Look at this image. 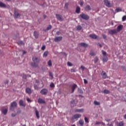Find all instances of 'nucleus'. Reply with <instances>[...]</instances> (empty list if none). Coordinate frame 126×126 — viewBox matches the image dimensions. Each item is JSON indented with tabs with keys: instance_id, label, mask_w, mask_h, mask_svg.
<instances>
[{
	"instance_id": "1",
	"label": "nucleus",
	"mask_w": 126,
	"mask_h": 126,
	"mask_svg": "<svg viewBox=\"0 0 126 126\" xmlns=\"http://www.w3.org/2000/svg\"><path fill=\"white\" fill-rule=\"evenodd\" d=\"M80 17L82 18V19H84V20H88L89 19L90 17L88 15L85 14L84 13H82L80 15Z\"/></svg>"
},
{
	"instance_id": "2",
	"label": "nucleus",
	"mask_w": 126,
	"mask_h": 126,
	"mask_svg": "<svg viewBox=\"0 0 126 126\" xmlns=\"http://www.w3.org/2000/svg\"><path fill=\"white\" fill-rule=\"evenodd\" d=\"M17 106V103L16 101H13L12 103H11L10 110L11 111H13L14 110V107Z\"/></svg>"
},
{
	"instance_id": "3",
	"label": "nucleus",
	"mask_w": 126,
	"mask_h": 126,
	"mask_svg": "<svg viewBox=\"0 0 126 126\" xmlns=\"http://www.w3.org/2000/svg\"><path fill=\"white\" fill-rule=\"evenodd\" d=\"M103 1L106 6H107V7H112V4H111V2L109 0H104Z\"/></svg>"
},
{
	"instance_id": "4",
	"label": "nucleus",
	"mask_w": 126,
	"mask_h": 126,
	"mask_svg": "<svg viewBox=\"0 0 126 126\" xmlns=\"http://www.w3.org/2000/svg\"><path fill=\"white\" fill-rule=\"evenodd\" d=\"M56 18L59 21H63V16L60 15V14H56Z\"/></svg>"
},
{
	"instance_id": "5",
	"label": "nucleus",
	"mask_w": 126,
	"mask_h": 126,
	"mask_svg": "<svg viewBox=\"0 0 126 126\" xmlns=\"http://www.w3.org/2000/svg\"><path fill=\"white\" fill-rule=\"evenodd\" d=\"M63 40V36H57L55 38L54 41L55 42H61Z\"/></svg>"
},
{
	"instance_id": "6",
	"label": "nucleus",
	"mask_w": 126,
	"mask_h": 126,
	"mask_svg": "<svg viewBox=\"0 0 126 126\" xmlns=\"http://www.w3.org/2000/svg\"><path fill=\"white\" fill-rule=\"evenodd\" d=\"M40 93L42 95H47L48 94V90L47 89H43L41 90Z\"/></svg>"
},
{
	"instance_id": "7",
	"label": "nucleus",
	"mask_w": 126,
	"mask_h": 126,
	"mask_svg": "<svg viewBox=\"0 0 126 126\" xmlns=\"http://www.w3.org/2000/svg\"><path fill=\"white\" fill-rule=\"evenodd\" d=\"M32 61L33 63H40V59L37 57H33Z\"/></svg>"
},
{
	"instance_id": "8",
	"label": "nucleus",
	"mask_w": 126,
	"mask_h": 126,
	"mask_svg": "<svg viewBox=\"0 0 126 126\" xmlns=\"http://www.w3.org/2000/svg\"><path fill=\"white\" fill-rule=\"evenodd\" d=\"M76 88H77V85L75 84H73L71 87V89H72L71 93H73L74 92V90H75Z\"/></svg>"
},
{
	"instance_id": "9",
	"label": "nucleus",
	"mask_w": 126,
	"mask_h": 126,
	"mask_svg": "<svg viewBox=\"0 0 126 126\" xmlns=\"http://www.w3.org/2000/svg\"><path fill=\"white\" fill-rule=\"evenodd\" d=\"M79 118H81V114H75L73 117H72V119H79Z\"/></svg>"
},
{
	"instance_id": "10",
	"label": "nucleus",
	"mask_w": 126,
	"mask_h": 126,
	"mask_svg": "<svg viewBox=\"0 0 126 126\" xmlns=\"http://www.w3.org/2000/svg\"><path fill=\"white\" fill-rule=\"evenodd\" d=\"M123 27H124V26H123L122 25L118 26L117 28L116 31H117L118 32H120V31H121V30H123Z\"/></svg>"
},
{
	"instance_id": "11",
	"label": "nucleus",
	"mask_w": 126,
	"mask_h": 126,
	"mask_svg": "<svg viewBox=\"0 0 126 126\" xmlns=\"http://www.w3.org/2000/svg\"><path fill=\"white\" fill-rule=\"evenodd\" d=\"M118 32L116 30H111L109 31V34L111 35H114V34H116Z\"/></svg>"
},
{
	"instance_id": "12",
	"label": "nucleus",
	"mask_w": 126,
	"mask_h": 126,
	"mask_svg": "<svg viewBox=\"0 0 126 126\" xmlns=\"http://www.w3.org/2000/svg\"><path fill=\"white\" fill-rule=\"evenodd\" d=\"M26 92L28 94H31V93H32V91L31 90V89H30L29 88H27L26 89Z\"/></svg>"
},
{
	"instance_id": "13",
	"label": "nucleus",
	"mask_w": 126,
	"mask_h": 126,
	"mask_svg": "<svg viewBox=\"0 0 126 126\" xmlns=\"http://www.w3.org/2000/svg\"><path fill=\"white\" fill-rule=\"evenodd\" d=\"M38 103H39V104H45L46 101H45L44 99L42 98H39L38 100Z\"/></svg>"
},
{
	"instance_id": "14",
	"label": "nucleus",
	"mask_w": 126,
	"mask_h": 126,
	"mask_svg": "<svg viewBox=\"0 0 126 126\" xmlns=\"http://www.w3.org/2000/svg\"><path fill=\"white\" fill-rule=\"evenodd\" d=\"M101 74L102 77V78H104V79L107 78V74L105 72L102 71Z\"/></svg>"
},
{
	"instance_id": "15",
	"label": "nucleus",
	"mask_w": 126,
	"mask_h": 126,
	"mask_svg": "<svg viewBox=\"0 0 126 126\" xmlns=\"http://www.w3.org/2000/svg\"><path fill=\"white\" fill-rule=\"evenodd\" d=\"M20 106H22V107H26V104L23 102V100H20L19 101Z\"/></svg>"
},
{
	"instance_id": "16",
	"label": "nucleus",
	"mask_w": 126,
	"mask_h": 126,
	"mask_svg": "<svg viewBox=\"0 0 126 126\" xmlns=\"http://www.w3.org/2000/svg\"><path fill=\"white\" fill-rule=\"evenodd\" d=\"M80 45L81 46V47H84V48H87V47H88V44L84 42L80 43Z\"/></svg>"
},
{
	"instance_id": "17",
	"label": "nucleus",
	"mask_w": 126,
	"mask_h": 126,
	"mask_svg": "<svg viewBox=\"0 0 126 126\" xmlns=\"http://www.w3.org/2000/svg\"><path fill=\"white\" fill-rule=\"evenodd\" d=\"M1 111L2 114H3V115H6V114H7V112H8L7 109H2Z\"/></svg>"
},
{
	"instance_id": "18",
	"label": "nucleus",
	"mask_w": 126,
	"mask_h": 126,
	"mask_svg": "<svg viewBox=\"0 0 126 126\" xmlns=\"http://www.w3.org/2000/svg\"><path fill=\"white\" fill-rule=\"evenodd\" d=\"M32 66H33V67H38L39 65H38L37 63H36L35 62H33L31 63Z\"/></svg>"
},
{
	"instance_id": "19",
	"label": "nucleus",
	"mask_w": 126,
	"mask_h": 126,
	"mask_svg": "<svg viewBox=\"0 0 126 126\" xmlns=\"http://www.w3.org/2000/svg\"><path fill=\"white\" fill-rule=\"evenodd\" d=\"M89 36L92 39H96L98 37V36H97V35H96L95 34H90Z\"/></svg>"
},
{
	"instance_id": "20",
	"label": "nucleus",
	"mask_w": 126,
	"mask_h": 126,
	"mask_svg": "<svg viewBox=\"0 0 126 126\" xmlns=\"http://www.w3.org/2000/svg\"><path fill=\"white\" fill-rule=\"evenodd\" d=\"M84 110L83 109H74V111L76 112H78V113H83Z\"/></svg>"
},
{
	"instance_id": "21",
	"label": "nucleus",
	"mask_w": 126,
	"mask_h": 126,
	"mask_svg": "<svg viewBox=\"0 0 126 126\" xmlns=\"http://www.w3.org/2000/svg\"><path fill=\"white\" fill-rule=\"evenodd\" d=\"M102 61H103V63H106V62H108V57H107V56H105L103 57Z\"/></svg>"
},
{
	"instance_id": "22",
	"label": "nucleus",
	"mask_w": 126,
	"mask_h": 126,
	"mask_svg": "<svg viewBox=\"0 0 126 126\" xmlns=\"http://www.w3.org/2000/svg\"><path fill=\"white\" fill-rule=\"evenodd\" d=\"M52 29V25H49L47 27L46 30H43V31L46 32V31H48L49 30H51Z\"/></svg>"
},
{
	"instance_id": "23",
	"label": "nucleus",
	"mask_w": 126,
	"mask_h": 126,
	"mask_svg": "<svg viewBox=\"0 0 126 126\" xmlns=\"http://www.w3.org/2000/svg\"><path fill=\"white\" fill-rule=\"evenodd\" d=\"M14 14H15V16L16 18H18V17H19L20 16V14H19L17 12H15Z\"/></svg>"
},
{
	"instance_id": "24",
	"label": "nucleus",
	"mask_w": 126,
	"mask_h": 126,
	"mask_svg": "<svg viewBox=\"0 0 126 126\" xmlns=\"http://www.w3.org/2000/svg\"><path fill=\"white\" fill-rule=\"evenodd\" d=\"M76 13H80V7L79 6H77L76 9Z\"/></svg>"
},
{
	"instance_id": "25",
	"label": "nucleus",
	"mask_w": 126,
	"mask_h": 126,
	"mask_svg": "<svg viewBox=\"0 0 126 126\" xmlns=\"http://www.w3.org/2000/svg\"><path fill=\"white\" fill-rule=\"evenodd\" d=\"M6 5L2 2H0V7H5Z\"/></svg>"
},
{
	"instance_id": "26",
	"label": "nucleus",
	"mask_w": 126,
	"mask_h": 126,
	"mask_svg": "<svg viewBox=\"0 0 126 126\" xmlns=\"http://www.w3.org/2000/svg\"><path fill=\"white\" fill-rule=\"evenodd\" d=\"M79 124L80 126H83L84 125V121L82 120H80L79 121Z\"/></svg>"
},
{
	"instance_id": "27",
	"label": "nucleus",
	"mask_w": 126,
	"mask_h": 126,
	"mask_svg": "<svg viewBox=\"0 0 126 126\" xmlns=\"http://www.w3.org/2000/svg\"><path fill=\"white\" fill-rule=\"evenodd\" d=\"M35 115L37 119L40 118V116H39V111H38L37 110H35Z\"/></svg>"
},
{
	"instance_id": "28",
	"label": "nucleus",
	"mask_w": 126,
	"mask_h": 126,
	"mask_svg": "<svg viewBox=\"0 0 126 126\" xmlns=\"http://www.w3.org/2000/svg\"><path fill=\"white\" fill-rule=\"evenodd\" d=\"M85 10H91V7L89 5H87L85 7Z\"/></svg>"
},
{
	"instance_id": "29",
	"label": "nucleus",
	"mask_w": 126,
	"mask_h": 126,
	"mask_svg": "<svg viewBox=\"0 0 126 126\" xmlns=\"http://www.w3.org/2000/svg\"><path fill=\"white\" fill-rule=\"evenodd\" d=\"M75 105H76V103H75L74 102V100H72L71 101V107H74V106H75Z\"/></svg>"
},
{
	"instance_id": "30",
	"label": "nucleus",
	"mask_w": 126,
	"mask_h": 126,
	"mask_svg": "<svg viewBox=\"0 0 126 126\" xmlns=\"http://www.w3.org/2000/svg\"><path fill=\"white\" fill-rule=\"evenodd\" d=\"M103 93L104 94H109V93H110V91L108 90H104L103 91Z\"/></svg>"
},
{
	"instance_id": "31",
	"label": "nucleus",
	"mask_w": 126,
	"mask_h": 126,
	"mask_svg": "<svg viewBox=\"0 0 126 126\" xmlns=\"http://www.w3.org/2000/svg\"><path fill=\"white\" fill-rule=\"evenodd\" d=\"M98 61H99V58H98V57H95L94 59V63H97Z\"/></svg>"
},
{
	"instance_id": "32",
	"label": "nucleus",
	"mask_w": 126,
	"mask_h": 126,
	"mask_svg": "<svg viewBox=\"0 0 126 126\" xmlns=\"http://www.w3.org/2000/svg\"><path fill=\"white\" fill-rule=\"evenodd\" d=\"M48 64L49 66H52V60H49L48 62Z\"/></svg>"
},
{
	"instance_id": "33",
	"label": "nucleus",
	"mask_w": 126,
	"mask_h": 126,
	"mask_svg": "<svg viewBox=\"0 0 126 126\" xmlns=\"http://www.w3.org/2000/svg\"><path fill=\"white\" fill-rule=\"evenodd\" d=\"M94 105H95L96 106H99L100 105V102H97V101L95 100L94 101Z\"/></svg>"
},
{
	"instance_id": "34",
	"label": "nucleus",
	"mask_w": 126,
	"mask_h": 126,
	"mask_svg": "<svg viewBox=\"0 0 126 126\" xmlns=\"http://www.w3.org/2000/svg\"><path fill=\"white\" fill-rule=\"evenodd\" d=\"M82 29V27H81V26L78 25L77 27V30H81Z\"/></svg>"
},
{
	"instance_id": "35",
	"label": "nucleus",
	"mask_w": 126,
	"mask_h": 126,
	"mask_svg": "<svg viewBox=\"0 0 126 126\" xmlns=\"http://www.w3.org/2000/svg\"><path fill=\"white\" fill-rule=\"evenodd\" d=\"M90 56H95V55H96V54H95V53H94V52L91 51L90 53Z\"/></svg>"
},
{
	"instance_id": "36",
	"label": "nucleus",
	"mask_w": 126,
	"mask_h": 126,
	"mask_svg": "<svg viewBox=\"0 0 126 126\" xmlns=\"http://www.w3.org/2000/svg\"><path fill=\"white\" fill-rule=\"evenodd\" d=\"M119 126H124V122H120L119 124Z\"/></svg>"
},
{
	"instance_id": "37",
	"label": "nucleus",
	"mask_w": 126,
	"mask_h": 126,
	"mask_svg": "<svg viewBox=\"0 0 126 126\" xmlns=\"http://www.w3.org/2000/svg\"><path fill=\"white\" fill-rule=\"evenodd\" d=\"M33 35L35 36V38H37L38 37V34H37V32H33Z\"/></svg>"
},
{
	"instance_id": "38",
	"label": "nucleus",
	"mask_w": 126,
	"mask_h": 126,
	"mask_svg": "<svg viewBox=\"0 0 126 126\" xmlns=\"http://www.w3.org/2000/svg\"><path fill=\"white\" fill-rule=\"evenodd\" d=\"M117 12H120V11H122V8H116Z\"/></svg>"
},
{
	"instance_id": "39",
	"label": "nucleus",
	"mask_w": 126,
	"mask_h": 126,
	"mask_svg": "<svg viewBox=\"0 0 126 126\" xmlns=\"http://www.w3.org/2000/svg\"><path fill=\"white\" fill-rule=\"evenodd\" d=\"M48 55H49V52H48V51H45L44 53V57H47V56H48Z\"/></svg>"
},
{
	"instance_id": "40",
	"label": "nucleus",
	"mask_w": 126,
	"mask_h": 126,
	"mask_svg": "<svg viewBox=\"0 0 126 126\" xmlns=\"http://www.w3.org/2000/svg\"><path fill=\"white\" fill-rule=\"evenodd\" d=\"M85 123L88 124L89 123V121H88V118H87V117H85Z\"/></svg>"
},
{
	"instance_id": "41",
	"label": "nucleus",
	"mask_w": 126,
	"mask_h": 126,
	"mask_svg": "<svg viewBox=\"0 0 126 126\" xmlns=\"http://www.w3.org/2000/svg\"><path fill=\"white\" fill-rule=\"evenodd\" d=\"M102 54L103 55V56H107V52H106L104 50H102Z\"/></svg>"
},
{
	"instance_id": "42",
	"label": "nucleus",
	"mask_w": 126,
	"mask_h": 126,
	"mask_svg": "<svg viewBox=\"0 0 126 126\" xmlns=\"http://www.w3.org/2000/svg\"><path fill=\"white\" fill-rule=\"evenodd\" d=\"M34 88L36 90H38V89H39V87H38V86H37V85H34Z\"/></svg>"
},
{
	"instance_id": "43",
	"label": "nucleus",
	"mask_w": 126,
	"mask_h": 126,
	"mask_svg": "<svg viewBox=\"0 0 126 126\" xmlns=\"http://www.w3.org/2000/svg\"><path fill=\"white\" fill-rule=\"evenodd\" d=\"M67 65L68 66H72V63H71L70 62H67Z\"/></svg>"
},
{
	"instance_id": "44",
	"label": "nucleus",
	"mask_w": 126,
	"mask_h": 126,
	"mask_svg": "<svg viewBox=\"0 0 126 126\" xmlns=\"http://www.w3.org/2000/svg\"><path fill=\"white\" fill-rule=\"evenodd\" d=\"M50 87L54 88V87H55V84H54V83H52L50 84Z\"/></svg>"
},
{
	"instance_id": "45",
	"label": "nucleus",
	"mask_w": 126,
	"mask_h": 126,
	"mask_svg": "<svg viewBox=\"0 0 126 126\" xmlns=\"http://www.w3.org/2000/svg\"><path fill=\"white\" fill-rule=\"evenodd\" d=\"M126 16H124L122 18V21H126Z\"/></svg>"
},
{
	"instance_id": "46",
	"label": "nucleus",
	"mask_w": 126,
	"mask_h": 126,
	"mask_svg": "<svg viewBox=\"0 0 126 126\" xmlns=\"http://www.w3.org/2000/svg\"><path fill=\"white\" fill-rule=\"evenodd\" d=\"M18 44H19V45H24V43H23V41H18Z\"/></svg>"
},
{
	"instance_id": "47",
	"label": "nucleus",
	"mask_w": 126,
	"mask_h": 126,
	"mask_svg": "<svg viewBox=\"0 0 126 126\" xmlns=\"http://www.w3.org/2000/svg\"><path fill=\"white\" fill-rule=\"evenodd\" d=\"M27 101L29 103H31V102H32V100H31L29 98H27Z\"/></svg>"
},
{
	"instance_id": "48",
	"label": "nucleus",
	"mask_w": 126,
	"mask_h": 126,
	"mask_svg": "<svg viewBox=\"0 0 126 126\" xmlns=\"http://www.w3.org/2000/svg\"><path fill=\"white\" fill-rule=\"evenodd\" d=\"M71 72H76V70L74 68L71 69Z\"/></svg>"
},
{
	"instance_id": "49",
	"label": "nucleus",
	"mask_w": 126,
	"mask_h": 126,
	"mask_svg": "<svg viewBox=\"0 0 126 126\" xmlns=\"http://www.w3.org/2000/svg\"><path fill=\"white\" fill-rule=\"evenodd\" d=\"M103 38L105 39H107V36L105 34H102V35Z\"/></svg>"
},
{
	"instance_id": "50",
	"label": "nucleus",
	"mask_w": 126,
	"mask_h": 126,
	"mask_svg": "<svg viewBox=\"0 0 126 126\" xmlns=\"http://www.w3.org/2000/svg\"><path fill=\"white\" fill-rule=\"evenodd\" d=\"M95 126H97V125H101V122H96L95 123Z\"/></svg>"
},
{
	"instance_id": "51",
	"label": "nucleus",
	"mask_w": 126,
	"mask_h": 126,
	"mask_svg": "<svg viewBox=\"0 0 126 126\" xmlns=\"http://www.w3.org/2000/svg\"><path fill=\"white\" fill-rule=\"evenodd\" d=\"M84 82L85 84H87V83H88L87 80H86L85 79H84Z\"/></svg>"
},
{
	"instance_id": "52",
	"label": "nucleus",
	"mask_w": 126,
	"mask_h": 126,
	"mask_svg": "<svg viewBox=\"0 0 126 126\" xmlns=\"http://www.w3.org/2000/svg\"><path fill=\"white\" fill-rule=\"evenodd\" d=\"M45 49H46V46L43 45L42 48H41V50H42V51H44V50H45Z\"/></svg>"
},
{
	"instance_id": "53",
	"label": "nucleus",
	"mask_w": 126,
	"mask_h": 126,
	"mask_svg": "<svg viewBox=\"0 0 126 126\" xmlns=\"http://www.w3.org/2000/svg\"><path fill=\"white\" fill-rule=\"evenodd\" d=\"M65 7L66 8H67V7H68V3H66L65 4Z\"/></svg>"
},
{
	"instance_id": "54",
	"label": "nucleus",
	"mask_w": 126,
	"mask_h": 126,
	"mask_svg": "<svg viewBox=\"0 0 126 126\" xmlns=\"http://www.w3.org/2000/svg\"><path fill=\"white\" fill-rule=\"evenodd\" d=\"M81 68L83 70H84L85 69V67H84V66H81Z\"/></svg>"
},
{
	"instance_id": "55",
	"label": "nucleus",
	"mask_w": 126,
	"mask_h": 126,
	"mask_svg": "<svg viewBox=\"0 0 126 126\" xmlns=\"http://www.w3.org/2000/svg\"><path fill=\"white\" fill-rule=\"evenodd\" d=\"M49 76H51V77H53V73H51V72H49Z\"/></svg>"
},
{
	"instance_id": "56",
	"label": "nucleus",
	"mask_w": 126,
	"mask_h": 126,
	"mask_svg": "<svg viewBox=\"0 0 126 126\" xmlns=\"http://www.w3.org/2000/svg\"><path fill=\"white\" fill-rule=\"evenodd\" d=\"M15 116H16V114L13 113L12 114V117H14Z\"/></svg>"
},
{
	"instance_id": "57",
	"label": "nucleus",
	"mask_w": 126,
	"mask_h": 126,
	"mask_svg": "<svg viewBox=\"0 0 126 126\" xmlns=\"http://www.w3.org/2000/svg\"><path fill=\"white\" fill-rule=\"evenodd\" d=\"M7 83H8V80H6L5 81V84H7Z\"/></svg>"
},
{
	"instance_id": "58",
	"label": "nucleus",
	"mask_w": 126,
	"mask_h": 126,
	"mask_svg": "<svg viewBox=\"0 0 126 126\" xmlns=\"http://www.w3.org/2000/svg\"><path fill=\"white\" fill-rule=\"evenodd\" d=\"M100 125H102V126H105V123L103 122H100Z\"/></svg>"
},
{
	"instance_id": "59",
	"label": "nucleus",
	"mask_w": 126,
	"mask_h": 126,
	"mask_svg": "<svg viewBox=\"0 0 126 126\" xmlns=\"http://www.w3.org/2000/svg\"><path fill=\"white\" fill-rule=\"evenodd\" d=\"M107 126H113V124H107Z\"/></svg>"
},
{
	"instance_id": "60",
	"label": "nucleus",
	"mask_w": 126,
	"mask_h": 126,
	"mask_svg": "<svg viewBox=\"0 0 126 126\" xmlns=\"http://www.w3.org/2000/svg\"><path fill=\"white\" fill-rule=\"evenodd\" d=\"M99 48H102V45L101 44H98Z\"/></svg>"
},
{
	"instance_id": "61",
	"label": "nucleus",
	"mask_w": 126,
	"mask_h": 126,
	"mask_svg": "<svg viewBox=\"0 0 126 126\" xmlns=\"http://www.w3.org/2000/svg\"><path fill=\"white\" fill-rule=\"evenodd\" d=\"M20 113H21V111L19 110L17 112V114H20Z\"/></svg>"
},
{
	"instance_id": "62",
	"label": "nucleus",
	"mask_w": 126,
	"mask_h": 126,
	"mask_svg": "<svg viewBox=\"0 0 126 126\" xmlns=\"http://www.w3.org/2000/svg\"><path fill=\"white\" fill-rule=\"evenodd\" d=\"M35 82H36V83H39V80H36Z\"/></svg>"
},
{
	"instance_id": "63",
	"label": "nucleus",
	"mask_w": 126,
	"mask_h": 126,
	"mask_svg": "<svg viewBox=\"0 0 126 126\" xmlns=\"http://www.w3.org/2000/svg\"><path fill=\"white\" fill-rule=\"evenodd\" d=\"M43 16L44 19L46 18V17H47V16H46V15H43Z\"/></svg>"
},
{
	"instance_id": "64",
	"label": "nucleus",
	"mask_w": 126,
	"mask_h": 126,
	"mask_svg": "<svg viewBox=\"0 0 126 126\" xmlns=\"http://www.w3.org/2000/svg\"><path fill=\"white\" fill-rule=\"evenodd\" d=\"M80 5H83V2H81L80 3Z\"/></svg>"
}]
</instances>
